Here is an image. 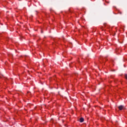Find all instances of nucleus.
I'll return each instance as SVG.
<instances>
[{
	"label": "nucleus",
	"mask_w": 127,
	"mask_h": 127,
	"mask_svg": "<svg viewBox=\"0 0 127 127\" xmlns=\"http://www.w3.org/2000/svg\"><path fill=\"white\" fill-rule=\"evenodd\" d=\"M118 109H119L120 111H122V110H124V109H125V106L123 105H120L118 107Z\"/></svg>",
	"instance_id": "f257e3e1"
},
{
	"label": "nucleus",
	"mask_w": 127,
	"mask_h": 127,
	"mask_svg": "<svg viewBox=\"0 0 127 127\" xmlns=\"http://www.w3.org/2000/svg\"><path fill=\"white\" fill-rule=\"evenodd\" d=\"M80 123H83L84 122V118H81L79 119Z\"/></svg>",
	"instance_id": "f03ea898"
},
{
	"label": "nucleus",
	"mask_w": 127,
	"mask_h": 127,
	"mask_svg": "<svg viewBox=\"0 0 127 127\" xmlns=\"http://www.w3.org/2000/svg\"><path fill=\"white\" fill-rule=\"evenodd\" d=\"M120 14H122V12H120Z\"/></svg>",
	"instance_id": "7ed1b4c3"
}]
</instances>
